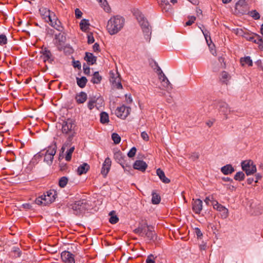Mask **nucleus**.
I'll use <instances>...</instances> for the list:
<instances>
[{
  "label": "nucleus",
  "mask_w": 263,
  "mask_h": 263,
  "mask_svg": "<svg viewBox=\"0 0 263 263\" xmlns=\"http://www.w3.org/2000/svg\"><path fill=\"white\" fill-rule=\"evenodd\" d=\"M248 184H251L254 181V179L253 178H249L247 180Z\"/></svg>",
  "instance_id": "61"
},
{
  "label": "nucleus",
  "mask_w": 263,
  "mask_h": 263,
  "mask_svg": "<svg viewBox=\"0 0 263 263\" xmlns=\"http://www.w3.org/2000/svg\"><path fill=\"white\" fill-rule=\"evenodd\" d=\"M85 60L89 64H94L97 61L96 57L94 56L92 53L89 52H86Z\"/></svg>",
  "instance_id": "24"
},
{
  "label": "nucleus",
  "mask_w": 263,
  "mask_h": 263,
  "mask_svg": "<svg viewBox=\"0 0 263 263\" xmlns=\"http://www.w3.org/2000/svg\"><path fill=\"white\" fill-rule=\"evenodd\" d=\"M152 202L153 204H158L161 200L160 196L156 192L152 193Z\"/></svg>",
  "instance_id": "31"
},
{
  "label": "nucleus",
  "mask_w": 263,
  "mask_h": 263,
  "mask_svg": "<svg viewBox=\"0 0 263 263\" xmlns=\"http://www.w3.org/2000/svg\"><path fill=\"white\" fill-rule=\"evenodd\" d=\"M75 15L77 18H80L82 17V12L79 9H76L75 10Z\"/></svg>",
  "instance_id": "50"
},
{
  "label": "nucleus",
  "mask_w": 263,
  "mask_h": 263,
  "mask_svg": "<svg viewBox=\"0 0 263 263\" xmlns=\"http://www.w3.org/2000/svg\"><path fill=\"white\" fill-rule=\"evenodd\" d=\"M212 201H215V200H213V197L210 198V197H207L204 199V202L207 205L209 204L210 202L212 204Z\"/></svg>",
  "instance_id": "52"
},
{
  "label": "nucleus",
  "mask_w": 263,
  "mask_h": 263,
  "mask_svg": "<svg viewBox=\"0 0 263 263\" xmlns=\"http://www.w3.org/2000/svg\"><path fill=\"white\" fill-rule=\"evenodd\" d=\"M241 166L247 176L254 174L257 170L255 164L251 160L243 161L241 163Z\"/></svg>",
  "instance_id": "6"
},
{
  "label": "nucleus",
  "mask_w": 263,
  "mask_h": 263,
  "mask_svg": "<svg viewBox=\"0 0 263 263\" xmlns=\"http://www.w3.org/2000/svg\"><path fill=\"white\" fill-rule=\"evenodd\" d=\"M249 15L254 20H259L260 18L259 13L255 10H252L249 12Z\"/></svg>",
  "instance_id": "38"
},
{
  "label": "nucleus",
  "mask_w": 263,
  "mask_h": 263,
  "mask_svg": "<svg viewBox=\"0 0 263 263\" xmlns=\"http://www.w3.org/2000/svg\"><path fill=\"white\" fill-rule=\"evenodd\" d=\"M131 108L125 105L118 107L115 110V115L117 117L122 119H125L130 114Z\"/></svg>",
  "instance_id": "10"
},
{
  "label": "nucleus",
  "mask_w": 263,
  "mask_h": 263,
  "mask_svg": "<svg viewBox=\"0 0 263 263\" xmlns=\"http://www.w3.org/2000/svg\"><path fill=\"white\" fill-rule=\"evenodd\" d=\"M246 37L249 41L258 44L259 45H261L262 43V40L260 36L256 34H250L248 36H246Z\"/></svg>",
  "instance_id": "19"
},
{
  "label": "nucleus",
  "mask_w": 263,
  "mask_h": 263,
  "mask_svg": "<svg viewBox=\"0 0 263 263\" xmlns=\"http://www.w3.org/2000/svg\"><path fill=\"white\" fill-rule=\"evenodd\" d=\"M61 256L63 261L65 263H75L74 255L69 251L62 252Z\"/></svg>",
  "instance_id": "13"
},
{
  "label": "nucleus",
  "mask_w": 263,
  "mask_h": 263,
  "mask_svg": "<svg viewBox=\"0 0 263 263\" xmlns=\"http://www.w3.org/2000/svg\"><path fill=\"white\" fill-rule=\"evenodd\" d=\"M13 253H14V256L15 257H18L21 256V252L18 249L14 250Z\"/></svg>",
  "instance_id": "53"
},
{
  "label": "nucleus",
  "mask_w": 263,
  "mask_h": 263,
  "mask_svg": "<svg viewBox=\"0 0 263 263\" xmlns=\"http://www.w3.org/2000/svg\"><path fill=\"white\" fill-rule=\"evenodd\" d=\"M196 20V17L194 16H189V21L186 22V26L191 25L193 23H194Z\"/></svg>",
  "instance_id": "45"
},
{
  "label": "nucleus",
  "mask_w": 263,
  "mask_h": 263,
  "mask_svg": "<svg viewBox=\"0 0 263 263\" xmlns=\"http://www.w3.org/2000/svg\"><path fill=\"white\" fill-rule=\"evenodd\" d=\"M62 131L63 134L72 135L76 126L74 122L71 119H67L62 123Z\"/></svg>",
  "instance_id": "7"
},
{
  "label": "nucleus",
  "mask_w": 263,
  "mask_h": 263,
  "mask_svg": "<svg viewBox=\"0 0 263 263\" xmlns=\"http://www.w3.org/2000/svg\"><path fill=\"white\" fill-rule=\"evenodd\" d=\"M156 72L159 76V79L160 78H161L162 77L165 76V74L163 73V71L161 69L160 67L159 66H157Z\"/></svg>",
  "instance_id": "47"
},
{
  "label": "nucleus",
  "mask_w": 263,
  "mask_h": 263,
  "mask_svg": "<svg viewBox=\"0 0 263 263\" xmlns=\"http://www.w3.org/2000/svg\"><path fill=\"white\" fill-rule=\"evenodd\" d=\"M213 208L220 213L221 217L226 219L229 216V210L225 206L219 203L217 201H212Z\"/></svg>",
  "instance_id": "11"
},
{
  "label": "nucleus",
  "mask_w": 263,
  "mask_h": 263,
  "mask_svg": "<svg viewBox=\"0 0 263 263\" xmlns=\"http://www.w3.org/2000/svg\"><path fill=\"white\" fill-rule=\"evenodd\" d=\"M99 49V45L97 43H95L93 46V50L94 51H98Z\"/></svg>",
  "instance_id": "57"
},
{
  "label": "nucleus",
  "mask_w": 263,
  "mask_h": 263,
  "mask_svg": "<svg viewBox=\"0 0 263 263\" xmlns=\"http://www.w3.org/2000/svg\"><path fill=\"white\" fill-rule=\"evenodd\" d=\"M68 182V178L66 177H62L59 180V185L61 187H64Z\"/></svg>",
  "instance_id": "36"
},
{
  "label": "nucleus",
  "mask_w": 263,
  "mask_h": 263,
  "mask_svg": "<svg viewBox=\"0 0 263 263\" xmlns=\"http://www.w3.org/2000/svg\"><path fill=\"white\" fill-rule=\"evenodd\" d=\"M88 43L92 44L95 42V39L93 35L91 33H89L87 34Z\"/></svg>",
  "instance_id": "46"
},
{
  "label": "nucleus",
  "mask_w": 263,
  "mask_h": 263,
  "mask_svg": "<svg viewBox=\"0 0 263 263\" xmlns=\"http://www.w3.org/2000/svg\"><path fill=\"white\" fill-rule=\"evenodd\" d=\"M7 43V38L4 34L0 35V45L3 46Z\"/></svg>",
  "instance_id": "43"
},
{
  "label": "nucleus",
  "mask_w": 263,
  "mask_h": 263,
  "mask_svg": "<svg viewBox=\"0 0 263 263\" xmlns=\"http://www.w3.org/2000/svg\"><path fill=\"white\" fill-rule=\"evenodd\" d=\"M87 95L84 92H81L77 94L75 97L76 102L78 104L84 103L87 100Z\"/></svg>",
  "instance_id": "23"
},
{
  "label": "nucleus",
  "mask_w": 263,
  "mask_h": 263,
  "mask_svg": "<svg viewBox=\"0 0 263 263\" xmlns=\"http://www.w3.org/2000/svg\"><path fill=\"white\" fill-rule=\"evenodd\" d=\"M114 212V211H111L109 214V215H110V217L109 218V221L111 224H115L117 223L119 221L118 217L116 215H113Z\"/></svg>",
  "instance_id": "35"
},
{
  "label": "nucleus",
  "mask_w": 263,
  "mask_h": 263,
  "mask_svg": "<svg viewBox=\"0 0 263 263\" xmlns=\"http://www.w3.org/2000/svg\"><path fill=\"white\" fill-rule=\"evenodd\" d=\"M235 171L231 164H227L221 168V172L226 175L232 174Z\"/></svg>",
  "instance_id": "21"
},
{
  "label": "nucleus",
  "mask_w": 263,
  "mask_h": 263,
  "mask_svg": "<svg viewBox=\"0 0 263 263\" xmlns=\"http://www.w3.org/2000/svg\"><path fill=\"white\" fill-rule=\"evenodd\" d=\"M134 232L140 236L146 237L149 240L155 241L157 239V235L153 227L148 226L146 223L140 225L134 230Z\"/></svg>",
  "instance_id": "3"
},
{
  "label": "nucleus",
  "mask_w": 263,
  "mask_h": 263,
  "mask_svg": "<svg viewBox=\"0 0 263 263\" xmlns=\"http://www.w3.org/2000/svg\"><path fill=\"white\" fill-rule=\"evenodd\" d=\"M260 31H261V33L263 35V24L261 26Z\"/></svg>",
  "instance_id": "64"
},
{
  "label": "nucleus",
  "mask_w": 263,
  "mask_h": 263,
  "mask_svg": "<svg viewBox=\"0 0 263 263\" xmlns=\"http://www.w3.org/2000/svg\"><path fill=\"white\" fill-rule=\"evenodd\" d=\"M146 263H154L155 261L153 259V256L152 255L148 256L146 260Z\"/></svg>",
  "instance_id": "54"
},
{
  "label": "nucleus",
  "mask_w": 263,
  "mask_h": 263,
  "mask_svg": "<svg viewBox=\"0 0 263 263\" xmlns=\"http://www.w3.org/2000/svg\"><path fill=\"white\" fill-rule=\"evenodd\" d=\"M219 110L223 114L225 118L228 119V115L231 112V108L228 104L225 102H220L219 104Z\"/></svg>",
  "instance_id": "17"
},
{
  "label": "nucleus",
  "mask_w": 263,
  "mask_h": 263,
  "mask_svg": "<svg viewBox=\"0 0 263 263\" xmlns=\"http://www.w3.org/2000/svg\"><path fill=\"white\" fill-rule=\"evenodd\" d=\"M134 14L138 21L140 25L141 26L145 40L147 42H149L151 40L152 30L148 22L145 18L143 14H142L140 12L138 11H135L134 12Z\"/></svg>",
  "instance_id": "4"
},
{
  "label": "nucleus",
  "mask_w": 263,
  "mask_h": 263,
  "mask_svg": "<svg viewBox=\"0 0 263 263\" xmlns=\"http://www.w3.org/2000/svg\"><path fill=\"white\" fill-rule=\"evenodd\" d=\"M39 11L41 16L45 22L49 23L51 26L57 30H60V22L53 12H51L48 9L45 7L41 8Z\"/></svg>",
  "instance_id": "2"
},
{
  "label": "nucleus",
  "mask_w": 263,
  "mask_h": 263,
  "mask_svg": "<svg viewBox=\"0 0 263 263\" xmlns=\"http://www.w3.org/2000/svg\"><path fill=\"white\" fill-rule=\"evenodd\" d=\"M240 63L242 66L248 65L249 66H252V61L250 57H247L243 58H241Z\"/></svg>",
  "instance_id": "29"
},
{
  "label": "nucleus",
  "mask_w": 263,
  "mask_h": 263,
  "mask_svg": "<svg viewBox=\"0 0 263 263\" xmlns=\"http://www.w3.org/2000/svg\"><path fill=\"white\" fill-rule=\"evenodd\" d=\"M159 80L162 85V88H160L170 92L172 89V86L166 76H164L161 78H160Z\"/></svg>",
  "instance_id": "16"
},
{
  "label": "nucleus",
  "mask_w": 263,
  "mask_h": 263,
  "mask_svg": "<svg viewBox=\"0 0 263 263\" xmlns=\"http://www.w3.org/2000/svg\"><path fill=\"white\" fill-rule=\"evenodd\" d=\"M102 80V77L99 74L98 71L95 72L92 75L91 82L93 84H99Z\"/></svg>",
  "instance_id": "26"
},
{
  "label": "nucleus",
  "mask_w": 263,
  "mask_h": 263,
  "mask_svg": "<svg viewBox=\"0 0 263 263\" xmlns=\"http://www.w3.org/2000/svg\"><path fill=\"white\" fill-rule=\"evenodd\" d=\"M110 82L112 83L113 87L119 89L122 88L120 78L118 74H115L113 72H110Z\"/></svg>",
  "instance_id": "12"
},
{
  "label": "nucleus",
  "mask_w": 263,
  "mask_h": 263,
  "mask_svg": "<svg viewBox=\"0 0 263 263\" xmlns=\"http://www.w3.org/2000/svg\"><path fill=\"white\" fill-rule=\"evenodd\" d=\"M100 122L105 124L109 122V117L108 114L105 112H102L100 114Z\"/></svg>",
  "instance_id": "32"
},
{
  "label": "nucleus",
  "mask_w": 263,
  "mask_h": 263,
  "mask_svg": "<svg viewBox=\"0 0 263 263\" xmlns=\"http://www.w3.org/2000/svg\"><path fill=\"white\" fill-rule=\"evenodd\" d=\"M232 0H222V3L224 4H228L230 3Z\"/></svg>",
  "instance_id": "63"
},
{
  "label": "nucleus",
  "mask_w": 263,
  "mask_h": 263,
  "mask_svg": "<svg viewBox=\"0 0 263 263\" xmlns=\"http://www.w3.org/2000/svg\"><path fill=\"white\" fill-rule=\"evenodd\" d=\"M97 101H102V99H97L96 100L95 98L94 99H90L88 102V104H87V106H88V108L90 109V110H91L93 108H94L95 107H96L97 108H98V107L97 106V105H96V102Z\"/></svg>",
  "instance_id": "30"
},
{
  "label": "nucleus",
  "mask_w": 263,
  "mask_h": 263,
  "mask_svg": "<svg viewBox=\"0 0 263 263\" xmlns=\"http://www.w3.org/2000/svg\"><path fill=\"white\" fill-rule=\"evenodd\" d=\"M157 1H158V3H159L160 7L162 6V5H164L165 4V3L168 2L167 0H157Z\"/></svg>",
  "instance_id": "56"
},
{
  "label": "nucleus",
  "mask_w": 263,
  "mask_h": 263,
  "mask_svg": "<svg viewBox=\"0 0 263 263\" xmlns=\"http://www.w3.org/2000/svg\"><path fill=\"white\" fill-rule=\"evenodd\" d=\"M89 169V165L86 163H84L82 165H80L77 169V174L79 175H81L84 174H86Z\"/></svg>",
  "instance_id": "22"
},
{
  "label": "nucleus",
  "mask_w": 263,
  "mask_h": 263,
  "mask_svg": "<svg viewBox=\"0 0 263 263\" xmlns=\"http://www.w3.org/2000/svg\"><path fill=\"white\" fill-rule=\"evenodd\" d=\"M261 177H262V176L260 174H258V173L256 174L255 175L256 180L255 182L256 183H257L258 182V181L261 178Z\"/></svg>",
  "instance_id": "58"
},
{
  "label": "nucleus",
  "mask_w": 263,
  "mask_h": 263,
  "mask_svg": "<svg viewBox=\"0 0 263 263\" xmlns=\"http://www.w3.org/2000/svg\"><path fill=\"white\" fill-rule=\"evenodd\" d=\"M222 180L224 181H230V182L233 181V180L229 177H223V178H222Z\"/></svg>",
  "instance_id": "60"
},
{
  "label": "nucleus",
  "mask_w": 263,
  "mask_h": 263,
  "mask_svg": "<svg viewBox=\"0 0 263 263\" xmlns=\"http://www.w3.org/2000/svg\"><path fill=\"white\" fill-rule=\"evenodd\" d=\"M98 1L104 6V9L105 11H109L110 8L108 6L106 0H98Z\"/></svg>",
  "instance_id": "42"
},
{
  "label": "nucleus",
  "mask_w": 263,
  "mask_h": 263,
  "mask_svg": "<svg viewBox=\"0 0 263 263\" xmlns=\"http://www.w3.org/2000/svg\"><path fill=\"white\" fill-rule=\"evenodd\" d=\"M230 78L231 77L228 72L223 71L220 74V80L223 83L227 84V83L230 79Z\"/></svg>",
  "instance_id": "27"
},
{
  "label": "nucleus",
  "mask_w": 263,
  "mask_h": 263,
  "mask_svg": "<svg viewBox=\"0 0 263 263\" xmlns=\"http://www.w3.org/2000/svg\"><path fill=\"white\" fill-rule=\"evenodd\" d=\"M87 82V79L84 77H82L81 78H77V83L78 85L81 88H84Z\"/></svg>",
  "instance_id": "28"
},
{
  "label": "nucleus",
  "mask_w": 263,
  "mask_h": 263,
  "mask_svg": "<svg viewBox=\"0 0 263 263\" xmlns=\"http://www.w3.org/2000/svg\"><path fill=\"white\" fill-rule=\"evenodd\" d=\"M141 136L144 141H148L149 140V136L145 132H142Z\"/></svg>",
  "instance_id": "48"
},
{
  "label": "nucleus",
  "mask_w": 263,
  "mask_h": 263,
  "mask_svg": "<svg viewBox=\"0 0 263 263\" xmlns=\"http://www.w3.org/2000/svg\"><path fill=\"white\" fill-rule=\"evenodd\" d=\"M187 1H189L190 2H191L193 5H198L199 4V0H187Z\"/></svg>",
  "instance_id": "59"
},
{
  "label": "nucleus",
  "mask_w": 263,
  "mask_h": 263,
  "mask_svg": "<svg viewBox=\"0 0 263 263\" xmlns=\"http://www.w3.org/2000/svg\"><path fill=\"white\" fill-rule=\"evenodd\" d=\"M111 165V161L109 157H107L102 165L101 173L102 175L106 177L108 173Z\"/></svg>",
  "instance_id": "14"
},
{
  "label": "nucleus",
  "mask_w": 263,
  "mask_h": 263,
  "mask_svg": "<svg viewBox=\"0 0 263 263\" xmlns=\"http://www.w3.org/2000/svg\"><path fill=\"white\" fill-rule=\"evenodd\" d=\"M136 151H137V149H136V148L135 147H132L130 149V150L129 151V152L128 153L127 156L129 158L133 157L134 156H135V155L136 154Z\"/></svg>",
  "instance_id": "44"
},
{
  "label": "nucleus",
  "mask_w": 263,
  "mask_h": 263,
  "mask_svg": "<svg viewBox=\"0 0 263 263\" xmlns=\"http://www.w3.org/2000/svg\"><path fill=\"white\" fill-rule=\"evenodd\" d=\"M51 53L49 50H45L43 54L42 57L44 62L50 59Z\"/></svg>",
  "instance_id": "37"
},
{
  "label": "nucleus",
  "mask_w": 263,
  "mask_h": 263,
  "mask_svg": "<svg viewBox=\"0 0 263 263\" xmlns=\"http://www.w3.org/2000/svg\"><path fill=\"white\" fill-rule=\"evenodd\" d=\"M56 196V191L54 190H50L44 195L36 198L35 202L38 205H46L52 203L55 200Z\"/></svg>",
  "instance_id": "5"
},
{
  "label": "nucleus",
  "mask_w": 263,
  "mask_h": 263,
  "mask_svg": "<svg viewBox=\"0 0 263 263\" xmlns=\"http://www.w3.org/2000/svg\"><path fill=\"white\" fill-rule=\"evenodd\" d=\"M163 12H169L171 9V5L168 2L165 3L164 5L161 7Z\"/></svg>",
  "instance_id": "41"
},
{
  "label": "nucleus",
  "mask_w": 263,
  "mask_h": 263,
  "mask_svg": "<svg viewBox=\"0 0 263 263\" xmlns=\"http://www.w3.org/2000/svg\"><path fill=\"white\" fill-rule=\"evenodd\" d=\"M192 210L196 214H200L202 210V201L199 199H193Z\"/></svg>",
  "instance_id": "15"
},
{
  "label": "nucleus",
  "mask_w": 263,
  "mask_h": 263,
  "mask_svg": "<svg viewBox=\"0 0 263 263\" xmlns=\"http://www.w3.org/2000/svg\"><path fill=\"white\" fill-rule=\"evenodd\" d=\"M245 178V174L242 172H237L234 176V179L238 181H242Z\"/></svg>",
  "instance_id": "33"
},
{
  "label": "nucleus",
  "mask_w": 263,
  "mask_h": 263,
  "mask_svg": "<svg viewBox=\"0 0 263 263\" xmlns=\"http://www.w3.org/2000/svg\"><path fill=\"white\" fill-rule=\"evenodd\" d=\"M201 31H202V33H203V35H204V37H205V40H206V42H207L208 44L209 45V46L210 48L211 49V53H212L213 55H214V54L215 53V50H214L213 49V47H212L211 46V45L209 44V41H208V37L209 36V35H208V33H209V32H206V31H203V30H202V29H201Z\"/></svg>",
  "instance_id": "40"
},
{
  "label": "nucleus",
  "mask_w": 263,
  "mask_h": 263,
  "mask_svg": "<svg viewBox=\"0 0 263 263\" xmlns=\"http://www.w3.org/2000/svg\"><path fill=\"white\" fill-rule=\"evenodd\" d=\"M111 138L115 144H118L120 142L121 138L119 135L116 133H113L112 134Z\"/></svg>",
  "instance_id": "39"
},
{
  "label": "nucleus",
  "mask_w": 263,
  "mask_h": 263,
  "mask_svg": "<svg viewBox=\"0 0 263 263\" xmlns=\"http://www.w3.org/2000/svg\"><path fill=\"white\" fill-rule=\"evenodd\" d=\"M71 209L76 214H79L84 212L87 208V204L85 200L76 201L71 205Z\"/></svg>",
  "instance_id": "9"
},
{
  "label": "nucleus",
  "mask_w": 263,
  "mask_h": 263,
  "mask_svg": "<svg viewBox=\"0 0 263 263\" xmlns=\"http://www.w3.org/2000/svg\"><path fill=\"white\" fill-rule=\"evenodd\" d=\"M147 167V164L142 160H136L133 165L134 169L138 170L143 172L145 171Z\"/></svg>",
  "instance_id": "18"
},
{
  "label": "nucleus",
  "mask_w": 263,
  "mask_h": 263,
  "mask_svg": "<svg viewBox=\"0 0 263 263\" xmlns=\"http://www.w3.org/2000/svg\"><path fill=\"white\" fill-rule=\"evenodd\" d=\"M83 71L84 73L86 75H89L90 74V68L85 65V64L83 65Z\"/></svg>",
  "instance_id": "49"
},
{
  "label": "nucleus",
  "mask_w": 263,
  "mask_h": 263,
  "mask_svg": "<svg viewBox=\"0 0 263 263\" xmlns=\"http://www.w3.org/2000/svg\"><path fill=\"white\" fill-rule=\"evenodd\" d=\"M74 150V147L72 146L70 147L66 152V155L65 156V160L67 161H69L71 159L72 154L73 153Z\"/></svg>",
  "instance_id": "34"
},
{
  "label": "nucleus",
  "mask_w": 263,
  "mask_h": 263,
  "mask_svg": "<svg viewBox=\"0 0 263 263\" xmlns=\"http://www.w3.org/2000/svg\"><path fill=\"white\" fill-rule=\"evenodd\" d=\"M56 153V146H51L48 147L45 153L43 152L39 153V155H44V161L48 164H51L53 159V157Z\"/></svg>",
  "instance_id": "8"
},
{
  "label": "nucleus",
  "mask_w": 263,
  "mask_h": 263,
  "mask_svg": "<svg viewBox=\"0 0 263 263\" xmlns=\"http://www.w3.org/2000/svg\"><path fill=\"white\" fill-rule=\"evenodd\" d=\"M124 19L122 16L116 15L111 17L108 21L106 28L110 35L119 32L123 27Z\"/></svg>",
  "instance_id": "1"
},
{
  "label": "nucleus",
  "mask_w": 263,
  "mask_h": 263,
  "mask_svg": "<svg viewBox=\"0 0 263 263\" xmlns=\"http://www.w3.org/2000/svg\"><path fill=\"white\" fill-rule=\"evenodd\" d=\"M90 24L89 21L86 19L81 20L80 23V29L82 31L87 32L89 29Z\"/></svg>",
  "instance_id": "25"
},
{
  "label": "nucleus",
  "mask_w": 263,
  "mask_h": 263,
  "mask_svg": "<svg viewBox=\"0 0 263 263\" xmlns=\"http://www.w3.org/2000/svg\"><path fill=\"white\" fill-rule=\"evenodd\" d=\"M73 67L75 68H78L80 69L81 67V63L79 61H77L76 62H74L73 63Z\"/></svg>",
  "instance_id": "55"
},
{
  "label": "nucleus",
  "mask_w": 263,
  "mask_h": 263,
  "mask_svg": "<svg viewBox=\"0 0 263 263\" xmlns=\"http://www.w3.org/2000/svg\"><path fill=\"white\" fill-rule=\"evenodd\" d=\"M23 206L25 208H26V209H30V205L29 204H24L23 205Z\"/></svg>",
  "instance_id": "62"
},
{
  "label": "nucleus",
  "mask_w": 263,
  "mask_h": 263,
  "mask_svg": "<svg viewBox=\"0 0 263 263\" xmlns=\"http://www.w3.org/2000/svg\"><path fill=\"white\" fill-rule=\"evenodd\" d=\"M156 173L162 182L164 183L170 182V180L165 176L164 172L162 170L158 168L156 171Z\"/></svg>",
  "instance_id": "20"
},
{
  "label": "nucleus",
  "mask_w": 263,
  "mask_h": 263,
  "mask_svg": "<svg viewBox=\"0 0 263 263\" xmlns=\"http://www.w3.org/2000/svg\"><path fill=\"white\" fill-rule=\"evenodd\" d=\"M195 233L197 235V237L198 238H201V236H202V233L201 231H200V230L199 228H196L195 229Z\"/></svg>",
  "instance_id": "51"
}]
</instances>
